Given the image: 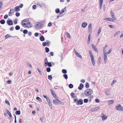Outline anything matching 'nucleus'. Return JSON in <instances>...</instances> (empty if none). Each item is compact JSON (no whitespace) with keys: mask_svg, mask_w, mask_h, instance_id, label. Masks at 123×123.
<instances>
[{"mask_svg":"<svg viewBox=\"0 0 123 123\" xmlns=\"http://www.w3.org/2000/svg\"><path fill=\"white\" fill-rule=\"evenodd\" d=\"M93 93V91L91 89H86L84 92V94L86 96H90L89 98V101H90L92 98L93 97V95H91Z\"/></svg>","mask_w":123,"mask_h":123,"instance_id":"nucleus-1","label":"nucleus"},{"mask_svg":"<svg viewBox=\"0 0 123 123\" xmlns=\"http://www.w3.org/2000/svg\"><path fill=\"white\" fill-rule=\"evenodd\" d=\"M45 23V20H44L43 22H37L35 25V28L36 29H38L42 28L44 24Z\"/></svg>","mask_w":123,"mask_h":123,"instance_id":"nucleus-2","label":"nucleus"},{"mask_svg":"<svg viewBox=\"0 0 123 123\" xmlns=\"http://www.w3.org/2000/svg\"><path fill=\"white\" fill-rule=\"evenodd\" d=\"M78 100V99L77 98H75L74 100V102H77L76 104V105H82L83 104V102L82 99H80L79 100Z\"/></svg>","mask_w":123,"mask_h":123,"instance_id":"nucleus-3","label":"nucleus"},{"mask_svg":"<svg viewBox=\"0 0 123 123\" xmlns=\"http://www.w3.org/2000/svg\"><path fill=\"white\" fill-rule=\"evenodd\" d=\"M53 103L55 105L61 104L63 105L64 103L63 102L61 101L60 100L58 99H55L53 100Z\"/></svg>","mask_w":123,"mask_h":123,"instance_id":"nucleus-4","label":"nucleus"},{"mask_svg":"<svg viewBox=\"0 0 123 123\" xmlns=\"http://www.w3.org/2000/svg\"><path fill=\"white\" fill-rule=\"evenodd\" d=\"M115 109L116 110L119 111H123V107L120 104H117L115 106Z\"/></svg>","mask_w":123,"mask_h":123,"instance_id":"nucleus-5","label":"nucleus"},{"mask_svg":"<svg viewBox=\"0 0 123 123\" xmlns=\"http://www.w3.org/2000/svg\"><path fill=\"white\" fill-rule=\"evenodd\" d=\"M14 10L12 8H11L10 10V12L9 13V16H11L14 14Z\"/></svg>","mask_w":123,"mask_h":123,"instance_id":"nucleus-6","label":"nucleus"},{"mask_svg":"<svg viewBox=\"0 0 123 123\" xmlns=\"http://www.w3.org/2000/svg\"><path fill=\"white\" fill-rule=\"evenodd\" d=\"M7 23L9 25H11L13 24L12 21L11 20H8L7 21Z\"/></svg>","mask_w":123,"mask_h":123,"instance_id":"nucleus-7","label":"nucleus"},{"mask_svg":"<svg viewBox=\"0 0 123 123\" xmlns=\"http://www.w3.org/2000/svg\"><path fill=\"white\" fill-rule=\"evenodd\" d=\"M110 14L111 15V17L115 20H116V17H115L114 15V14L112 10H111V13Z\"/></svg>","mask_w":123,"mask_h":123,"instance_id":"nucleus-8","label":"nucleus"},{"mask_svg":"<svg viewBox=\"0 0 123 123\" xmlns=\"http://www.w3.org/2000/svg\"><path fill=\"white\" fill-rule=\"evenodd\" d=\"M91 46L93 49L96 52H98V49L96 46L93 44L91 45Z\"/></svg>","mask_w":123,"mask_h":123,"instance_id":"nucleus-9","label":"nucleus"},{"mask_svg":"<svg viewBox=\"0 0 123 123\" xmlns=\"http://www.w3.org/2000/svg\"><path fill=\"white\" fill-rule=\"evenodd\" d=\"M104 20H106L107 21H112V22H114V20L113 19L111 18H105L103 19Z\"/></svg>","mask_w":123,"mask_h":123,"instance_id":"nucleus-10","label":"nucleus"},{"mask_svg":"<svg viewBox=\"0 0 123 123\" xmlns=\"http://www.w3.org/2000/svg\"><path fill=\"white\" fill-rule=\"evenodd\" d=\"M47 66L49 67H51L52 66V64L50 62H48V61L47 59Z\"/></svg>","mask_w":123,"mask_h":123,"instance_id":"nucleus-11","label":"nucleus"},{"mask_svg":"<svg viewBox=\"0 0 123 123\" xmlns=\"http://www.w3.org/2000/svg\"><path fill=\"white\" fill-rule=\"evenodd\" d=\"M84 87V85L82 84H80L79 86L78 87V89L80 90H81Z\"/></svg>","mask_w":123,"mask_h":123,"instance_id":"nucleus-12","label":"nucleus"},{"mask_svg":"<svg viewBox=\"0 0 123 123\" xmlns=\"http://www.w3.org/2000/svg\"><path fill=\"white\" fill-rule=\"evenodd\" d=\"M103 0H99V8L101 9L102 6V3Z\"/></svg>","mask_w":123,"mask_h":123,"instance_id":"nucleus-13","label":"nucleus"},{"mask_svg":"<svg viewBox=\"0 0 123 123\" xmlns=\"http://www.w3.org/2000/svg\"><path fill=\"white\" fill-rule=\"evenodd\" d=\"M40 35L41 36L40 37V40L42 41H44L45 40L44 37L41 33H40Z\"/></svg>","mask_w":123,"mask_h":123,"instance_id":"nucleus-14","label":"nucleus"},{"mask_svg":"<svg viewBox=\"0 0 123 123\" xmlns=\"http://www.w3.org/2000/svg\"><path fill=\"white\" fill-rule=\"evenodd\" d=\"M91 60L92 64L93 66H94L95 64V62L94 59V58H91Z\"/></svg>","mask_w":123,"mask_h":123,"instance_id":"nucleus-15","label":"nucleus"},{"mask_svg":"<svg viewBox=\"0 0 123 123\" xmlns=\"http://www.w3.org/2000/svg\"><path fill=\"white\" fill-rule=\"evenodd\" d=\"M48 102V105L49 107L51 109H52V104L50 99H49V100Z\"/></svg>","mask_w":123,"mask_h":123,"instance_id":"nucleus-16","label":"nucleus"},{"mask_svg":"<svg viewBox=\"0 0 123 123\" xmlns=\"http://www.w3.org/2000/svg\"><path fill=\"white\" fill-rule=\"evenodd\" d=\"M87 25V23L86 22H83L82 23V27L83 28H85Z\"/></svg>","mask_w":123,"mask_h":123,"instance_id":"nucleus-17","label":"nucleus"},{"mask_svg":"<svg viewBox=\"0 0 123 123\" xmlns=\"http://www.w3.org/2000/svg\"><path fill=\"white\" fill-rule=\"evenodd\" d=\"M14 9L15 10V11L16 12H17L20 10L19 8V7L18 6H17L14 8Z\"/></svg>","mask_w":123,"mask_h":123,"instance_id":"nucleus-18","label":"nucleus"},{"mask_svg":"<svg viewBox=\"0 0 123 123\" xmlns=\"http://www.w3.org/2000/svg\"><path fill=\"white\" fill-rule=\"evenodd\" d=\"M110 91L109 90H106L105 92V94L107 95H109L110 94Z\"/></svg>","mask_w":123,"mask_h":123,"instance_id":"nucleus-19","label":"nucleus"},{"mask_svg":"<svg viewBox=\"0 0 123 123\" xmlns=\"http://www.w3.org/2000/svg\"><path fill=\"white\" fill-rule=\"evenodd\" d=\"M89 55L90 57L91 58H93L94 57V56L93 55L92 53V52H91V50H90L89 51Z\"/></svg>","mask_w":123,"mask_h":123,"instance_id":"nucleus-20","label":"nucleus"},{"mask_svg":"<svg viewBox=\"0 0 123 123\" xmlns=\"http://www.w3.org/2000/svg\"><path fill=\"white\" fill-rule=\"evenodd\" d=\"M55 12L56 13H58L60 12V10L59 8H57L55 10Z\"/></svg>","mask_w":123,"mask_h":123,"instance_id":"nucleus-21","label":"nucleus"},{"mask_svg":"<svg viewBox=\"0 0 123 123\" xmlns=\"http://www.w3.org/2000/svg\"><path fill=\"white\" fill-rule=\"evenodd\" d=\"M23 22H23L22 21V24L23 26H25L28 28H29L30 27L28 25H26V23H24Z\"/></svg>","mask_w":123,"mask_h":123,"instance_id":"nucleus-22","label":"nucleus"},{"mask_svg":"<svg viewBox=\"0 0 123 123\" xmlns=\"http://www.w3.org/2000/svg\"><path fill=\"white\" fill-rule=\"evenodd\" d=\"M102 118L103 120H105L107 118V117L106 116L104 115L102 116Z\"/></svg>","mask_w":123,"mask_h":123,"instance_id":"nucleus-23","label":"nucleus"},{"mask_svg":"<svg viewBox=\"0 0 123 123\" xmlns=\"http://www.w3.org/2000/svg\"><path fill=\"white\" fill-rule=\"evenodd\" d=\"M6 111L7 113L8 114V115H9L10 117H11L12 116V114L10 112V111L7 110L6 109Z\"/></svg>","mask_w":123,"mask_h":123,"instance_id":"nucleus-24","label":"nucleus"},{"mask_svg":"<svg viewBox=\"0 0 123 123\" xmlns=\"http://www.w3.org/2000/svg\"><path fill=\"white\" fill-rule=\"evenodd\" d=\"M66 7H65L63 8L61 11V12L62 13H64L65 12V11H66Z\"/></svg>","mask_w":123,"mask_h":123,"instance_id":"nucleus-25","label":"nucleus"},{"mask_svg":"<svg viewBox=\"0 0 123 123\" xmlns=\"http://www.w3.org/2000/svg\"><path fill=\"white\" fill-rule=\"evenodd\" d=\"M0 22L1 24H4L5 23V21L3 19L0 20Z\"/></svg>","mask_w":123,"mask_h":123,"instance_id":"nucleus-26","label":"nucleus"},{"mask_svg":"<svg viewBox=\"0 0 123 123\" xmlns=\"http://www.w3.org/2000/svg\"><path fill=\"white\" fill-rule=\"evenodd\" d=\"M114 101L113 100H111L108 101V103L109 104H112Z\"/></svg>","mask_w":123,"mask_h":123,"instance_id":"nucleus-27","label":"nucleus"},{"mask_svg":"<svg viewBox=\"0 0 123 123\" xmlns=\"http://www.w3.org/2000/svg\"><path fill=\"white\" fill-rule=\"evenodd\" d=\"M12 37L11 36V35H9V34L6 35L5 36V37L6 39H7L9 37Z\"/></svg>","mask_w":123,"mask_h":123,"instance_id":"nucleus-28","label":"nucleus"},{"mask_svg":"<svg viewBox=\"0 0 123 123\" xmlns=\"http://www.w3.org/2000/svg\"><path fill=\"white\" fill-rule=\"evenodd\" d=\"M102 29V28L100 27L99 28V29L98 30V32L97 33V34L98 35L100 33V32L101 31Z\"/></svg>","mask_w":123,"mask_h":123,"instance_id":"nucleus-29","label":"nucleus"},{"mask_svg":"<svg viewBox=\"0 0 123 123\" xmlns=\"http://www.w3.org/2000/svg\"><path fill=\"white\" fill-rule=\"evenodd\" d=\"M104 59L105 63H106L107 60V56H104Z\"/></svg>","mask_w":123,"mask_h":123,"instance_id":"nucleus-30","label":"nucleus"},{"mask_svg":"<svg viewBox=\"0 0 123 123\" xmlns=\"http://www.w3.org/2000/svg\"><path fill=\"white\" fill-rule=\"evenodd\" d=\"M74 93L73 92H72L71 94V97L73 98H74V97L76 98V97L75 96H74Z\"/></svg>","mask_w":123,"mask_h":123,"instance_id":"nucleus-31","label":"nucleus"},{"mask_svg":"<svg viewBox=\"0 0 123 123\" xmlns=\"http://www.w3.org/2000/svg\"><path fill=\"white\" fill-rule=\"evenodd\" d=\"M62 72L64 74H66L67 73V71L65 69H63L62 70Z\"/></svg>","mask_w":123,"mask_h":123,"instance_id":"nucleus-32","label":"nucleus"},{"mask_svg":"<svg viewBox=\"0 0 123 123\" xmlns=\"http://www.w3.org/2000/svg\"><path fill=\"white\" fill-rule=\"evenodd\" d=\"M15 114L16 115H19L20 114V111H17L15 112Z\"/></svg>","mask_w":123,"mask_h":123,"instance_id":"nucleus-33","label":"nucleus"},{"mask_svg":"<svg viewBox=\"0 0 123 123\" xmlns=\"http://www.w3.org/2000/svg\"><path fill=\"white\" fill-rule=\"evenodd\" d=\"M85 87L86 88H88L89 87V84L88 83L86 82V83Z\"/></svg>","mask_w":123,"mask_h":123,"instance_id":"nucleus-34","label":"nucleus"},{"mask_svg":"<svg viewBox=\"0 0 123 123\" xmlns=\"http://www.w3.org/2000/svg\"><path fill=\"white\" fill-rule=\"evenodd\" d=\"M20 27L19 25H17L15 27V29L16 30H18L20 29Z\"/></svg>","mask_w":123,"mask_h":123,"instance_id":"nucleus-35","label":"nucleus"},{"mask_svg":"<svg viewBox=\"0 0 123 123\" xmlns=\"http://www.w3.org/2000/svg\"><path fill=\"white\" fill-rule=\"evenodd\" d=\"M63 76L66 80H67L68 79V76L66 74H63Z\"/></svg>","mask_w":123,"mask_h":123,"instance_id":"nucleus-36","label":"nucleus"},{"mask_svg":"<svg viewBox=\"0 0 123 123\" xmlns=\"http://www.w3.org/2000/svg\"><path fill=\"white\" fill-rule=\"evenodd\" d=\"M74 86L72 84H69L68 87L70 88H73Z\"/></svg>","mask_w":123,"mask_h":123,"instance_id":"nucleus-37","label":"nucleus"},{"mask_svg":"<svg viewBox=\"0 0 123 123\" xmlns=\"http://www.w3.org/2000/svg\"><path fill=\"white\" fill-rule=\"evenodd\" d=\"M18 20L17 18H16L15 19V20L13 21V23L15 24H17V21Z\"/></svg>","mask_w":123,"mask_h":123,"instance_id":"nucleus-38","label":"nucleus"},{"mask_svg":"<svg viewBox=\"0 0 123 123\" xmlns=\"http://www.w3.org/2000/svg\"><path fill=\"white\" fill-rule=\"evenodd\" d=\"M48 79L50 80H51L52 79V77L51 75H49L48 76Z\"/></svg>","mask_w":123,"mask_h":123,"instance_id":"nucleus-39","label":"nucleus"},{"mask_svg":"<svg viewBox=\"0 0 123 123\" xmlns=\"http://www.w3.org/2000/svg\"><path fill=\"white\" fill-rule=\"evenodd\" d=\"M51 70L50 68L49 67L47 68V71L48 72H50Z\"/></svg>","mask_w":123,"mask_h":123,"instance_id":"nucleus-40","label":"nucleus"},{"mask_svg":"<svg viewBox=\"0 0 123 123\" xmlns=\"http://www.w3.org/2000/svg\"><path fill=\"white\" fill-rule=\"evenodd\" d=\"M76 55L77 56L80 57V58H82L81 56L80 55L78 52L76 54Z\"/></svg>","mask_w":123,"mask_h":123,"instance_id":"nucleus-41","label":"nucleus"},{"mask_svg":"<svg viewBox=\"0 0 123 123\" xmlns=\"http://www.w3.org/2000/svg\"><path fill=\"white\" fill-rule=\"evenodd\" d=\"M50 91L51 92V93L52 94V95H54V94H55V92L54 91L52 90V89H50Z\"/></svg>","mask_w":123,"mask_h":123,"instance_id":"nucleus-42","label":"nucleus"},{"mask_svg":"<svg viewBox=\"0 0 123 123\" xmlns=\"http://www.w3.org/2000/svg\"><path fill=\"white\" fill-rule=\"evenodd\" d=\"M28 32V31L27 30H24L23 31V33L25 34H27Z\"/></svg>","mask_w":123,"mask_h":123,"instance_id":"nucleus-43","label":"nucleus"},{"mask_svg":"<svg viewBox=\"0 0 123 123\" xmlns=\"http://www.w3.org/2000/svg\"><path fill=\"white\" fill-rule=\"evenodd\" d=\"M83 101H84V103H87L88 102V99L86 98V99H85Z\"/></svg>","mask_w":123,"mask_h":123,"instance_id":"nucleus-44","label":"nucleus"},{"mask_svg":"<svg viewBox=\"0 0 123 123\" xmlns=\"http://www.w3.org/2000/svg\"><path fill=\"white\" fill-rule=\"evenodd\" d=\"M91 110L92 111H97V110L95 107L91 109Z\"/></svg>","mask_w":123,"mask_h":123,"instance_id":"nucleus-45","label":"nucleus"},{"mask_svg":"<svg viewBox=\"0 0 123 123\" xmlns=\"http://www.w3.org/2000/svg\"><path fill=\"white\" fill-rule=\"evenodd\" d=\"M67 35L68 37L69 38H71V37L69 33L67 32Z\"/></svg>","mask_w":123,"mask_h":123,"instance_id":"nucleus-46","label":"nucleus"},{"mask_svg":"<svg viewBox=\"0 0 123 123\" xmlns=\"http://www.w3.org/2000/svg\"><path fill=\"white\" fill-rule=\"evenodd\" d=\"M36 99L40 101H42V100L41 98H40L39 97H37L36 98Z\"/></svg>","mask_w":123,"mask_h":123,"instance_id":"nucleus-47","label":"nucleus"},{"mask_svg":"<svg viewBox=\"0 0 123 123\" xmlns=\"http://www.w3.org/2000/svg\"><path fill=\"white\" fill-rule=\"evenodd\" d=\"M16 15L17 17H19L20 15V13L18 12H16L15 14Z\"/></svg>","mask_w":123,"mask_h":123,"instance_id":"nucleus-48","label":"nucleus"},{"mask_svg":"<svg viewBox=\"0 0 123 123\" xmlns=\"http://www.w3.org/2000/svg\"><path fill=\"white\" fill-rule=\"evenodd\" d=\"M106 6L105 4H104L103 6V9L104 11H105V10Z\"/></svg>","mask_w":123,"mask_h":123,"instance_id":"nucleus-49","label":"nucleus"},{"mask_svg":"<svg viewBox=\"0 0 123 123\" xmlns=\"http://www.w3.org/2000/svg\"><path fill=\"white\" fill-rule=\"evenodd\" d=\"M120 31H118L116 32L114 34V37H115L116 36H117L118 34L119 33Z\"/></svg>","mask_w":123,"mask_h":123,"instance_id":"nucleus-50","label":"nucleus"},{"mask_svg":"<svg viewBox=\"0 0 123 123\" xmlns=\"http://www.w3.org/2000/svg\"><path fill=\"white\" fill-rule=\"evenodd\" d=\"M52 23L51 22H50L48 23V26L49 27H51L52 26Z\"/></svg>","mask_w":123,"mask_h":123,"instance_id":"nucleus-51","label":"nucleus"},{"mask_svg":"<svg viewBox=\"0 0 123 123\" xmlns=\"http://www.w3.org/2000/svg\"><path fill=\"white\" fill-rule=\"evenodd\" d=\"M50 42L49 41H47V46H49V44H50Z\"/></svg>","mask_w":123,"mask_h":123,"instance_id":"nucleus-52","label":"nucleus"},{"mask_svg":"<svg viewBox=\"0 0 123 123\" xmlns=\"http://www.w3.org/2000/svg\"><path fill=\"white\" fill-rule=\"evenodd\" d=\"M28 22H29L27 23V24H26V25H29L30 26V27H31L32 24L30 23L29 21Z\"/></svg>","mask_w":123,"mask_h":123,"instance_id":"nucleus-53","label":"nucleus"},{"mask_svg":"<svg viewBox=\"0 0 123 123\" xmlns=\"http://www.w3.org/2000/svg\"><path fill=\"white\" fill-rule=\"evenodd\" d=\"M88 31L89 33L90 34L92 31V29L88 28Z\"/></svg>","mask_w":123,"mask_h":123,"instance_id":"nucleus-54","label":"nucleus"},{"mask_svg":"<svg viewBox=\"0 0 123 123\" xmlns=\"http://www.w3.org/2000/svg\"><path fill=\"white\" fill-rule=\"evenodd\" d=\"M39 35V33H35L34 34V36L36 37H37Z\"/></svg>","mask_w":123,"mask_h":123,"instance_id":"nucleus-55","label":"nucleus"},{"mask_svg":"<svg viewBox=\"0 0 123 123\" xmlns=\"http://www.w3.org/2000/svg\"><path fill=\"white\" fill-rule=\"evenodd\" d=\"M5 102L6 104H7L9 105H10V103L8 100H5Z\"/></svg>","mask_w":123,"mask_h":123,"instance_id":"nucleus-56","label":"nucleus"},{"mask_svg":"<svg viewBox=\"0 0 123 123\" xmlns=\"http://www.w3.org/2000/svg\"><path fill=\"white\" fill-rule=\"evenodd\" d=\"M36 5H34L32 6V8L33 10L36 9Z\"/></svg>","mask_w":123,"mask_h":123,"instance_id":"nucleus-57","label":"nucleus"},{"mask_svg":"<svg viewBox=\"0 0 123 123\" xmlns=\"http://www.w3.org/2000/svg\"><path fill=\"white\" fill-rule=\"evenodd\" d=\"M112 51V50L111 49H110L107 52V53L108 54H110L111 52Z\"/></svg>","mask_w":123,"mask_h":123,"instance_id":"nucleus-58","label":"nucleus"},{"mask_svg":"<svg viewBox=\"0 0 123 123\" xmlns=\"http://www.w3.org/2000/svg\"><path fill=\"white\" fill-rule=\"evenodd\" d=\"M3 5V2L2 1H0V9L2 7V6Z\"/></svg>","mask_w":123,"mask_h":123,"instance_id":"nucleus-59","label":"nucleus"},{"mask_svg":"<svg viewBox=\"0 0 123 123\" xmlns=\"http://www.w3.org/2000/svg\"><path fill=\"white\" fill-rule=\"evenodd\" d=\"M44 46H46V42H44L42 44Z\"/></svg>","mask_w":123,"mask_h":123,"instance_id":"nucleus-60","label":"nucleus"},{"mask_svg":"<svg viewBox=\"0 0 123 123\" xmlns=\"http://www.w3.org/2000/svg\"><path fill=\"white\" fill-rule=\"evenodd\" d=\"M8 15L7 14H6L4 16V18L5 19H6L8 18Z\"/></svg>","mask_w":123,"mask_h":123,"instance_id":"nucleus-61","label":"nucleus"},{"mask_svg":"<svg viewBox=\"0 0 123 123\" xmlns=\"http://www.w3.org/2000/svg\"><path fill=\"white\" fill-rule=\"evenodd\" d=\"M88 28L92 29V25L91 24H90L89 25Z\"/></svg>","mask_w":123,"mask_h":123,"instance_id":"nucleus-62","label":"nucleus"},{"mask_svg":"<svg viewBox=\"0 0 123 123\" xmlns=\"http://www.w3.org/2000/svg\"><path fill=\"white\" fill-rule=\"evenodd\" d=\"M95 101L97 103H98L99 102V101L98 99H96L95 100Z\"/></svg>","mask_w":123,"mask_h":123,"instance_id":"nucleus-63","label":"nucleus"},{"mask_svg":"<svg viewBox=\"0 0 123 123\" xmlns=\"http://www.w3.org/2000/svg\"><path fill=\"white\" fill-rule=\"evenodd\" d=\"M50 54L52 56H53L54 55V53L52 52H50Z\"/></svg>","mask_w":123,"mask_h":123,"instance_id":"nucleus-64","label":"nucleus"}]
</instances>
